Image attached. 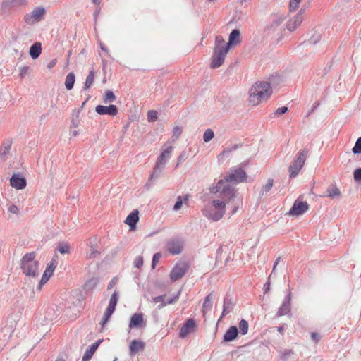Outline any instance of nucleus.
<instances>
[{
	"mask_svg": "<svg viewBox=\"0 0 361 361\" xmlns=\"http://www.w3.org/2000/svg\"><path fill=\"white\" fill-rule=\"evenodd\" d=\"M58 250L61 254H67L70 251V246L66 243H60L58 245Z\"/></svg>",
	"mask_w": 361,
	"mask_h": 361,
	"instance_id": "obj_38",
	"label": "nucleus"
},
{
	"mask_svg": "<svg viewBox=\"0 0 361 361\" xmlns=\"http://www.w3.org/2000/svg\"><path fill=\"white\" fill-rule=\"evenodd\" d=\"M10 185L17 190H22L26 187L27 181L20 174L14 173L10 178Z\"/></svg>",
	"mask_w": 361,
	"mask_h": 361,
	"instance_id": "obj_17",
	"label": "nucleus"
},
{
	"mask_svg": "<svg viewBox=\"0 0 361 361\" xmlns=\"http://www.w3.org/2000/svg\"><path fill=\"white\" fill-rule=\"evenodd\" d=\"M189 269V265L186 262H179L173 267L170 274V279L172 281H176L182 278Z\"/></svg>",
	"mask_w": 361,
	"mask_h": 361,
	"instance_id": "obj_9",
	"label": "nucleus"
},
{
	"mask_svg": "<svg viewBox=\"0 0 361 361\" xmlns=\"http://www.w3.org/2000/svg\"><path fill=\"white\" fill-rule=\"evenodd\" d=\"M103 341L102 339H99L98 341H97L94 343L92 344L88 348L87 350L89 351H90L91 353H92V354H94L96 351V350L98 348V347L99 346V345L101 344V343Z\"/></svg>",
	"mask_w": 361,
	"mask_h": 361,
	"instance_id": "obj_46",
	"label": "nucleus"
},
{
	"mask_svg": "<svg viewBox=\"0 0 361 361\" xmlns=\"http://www.w3.org/2000/svg\"><path fill=\"white\" fill-rule=\"evenodd\" d=\"M75 81V76L73 72L69 73L66 77L65 80V86L67 90H71L73 89L74 83Z\"/></svg>",
	"mask_w": 361,
	"mask_h": 361,
	"instance_id": "obj_30",
	"label": "nucleus"
},
{
	"mask_svg": "<svg viewBox=\"0 0 361 361\" xmlns=\"http://www.w3.org/2000/svg\"><path fill=\"white\" fill-rule=\"evenodd\" d=\"M116 100V97L111 90H106L103 97L105 104L111 103Z\"/></svg>",
	"mask_w": 361,
	"mask_h": 361,
	"instance_id": "obj_36",
	"label": "nucleus"
},
{
	"mask_svg": "<svg viewBox=\"0 0 361 361\" xmlns=\"http://www.w3.org/2000/svg\"><path fill=\"white\" fill-rule=\"evenodd\" d=\"M196 329V322L193 319H188L180 328L179 331V337L185 338L188 334L195 331Z\"/></svg>",
	"mask_w": 361,
	"mask_h": 361,
	"instance_id": "obj_14",
	"label": "nucleus"
},
{
	"mask_svg": "<svg viewBox=\"0 0 361 361\" xmlns=\"http://www.w3.org/2000/svg\"><path fill=\"white\" fill-rule=\"evenodd\" d=\"M308 154V149H303L299 151L292 164L289 166L290 178H295L305 164Z\"/></svg>",
	"mask_w": 361,
	"mask_h": 361,
	"instance_id": "obj_5",
	"label": "nucleus"
},
{
	"mask_svg": "<svg viewBox=\"0 0 361 361\" xmlns=\"http://www.w3.org/2000/svg\"><path fill=\"white\" fill-rule=\"evenodd\" d=\"M233 305H234L232 302V299L229 298V296L227 294L224 300L223 311L219 320L221 319L224 316L232 312L233 309Z\"/></svg>",
	"mask_w": 361,
	"mask_h": 361,
	"instance_id": "obj_26",
	"label": "nucleus"
},
{
	"mask_svg": "<svg viewBox=\"0 0 361 361\" xmlns=\"http://www.w3.org/2000/svg\"><path fill=\"white\" fill-rule=\"evenodd\" d=\"M8 211L9 213L13 214H18L19 212L18 208L13 204H11L8 206Z\"/></svg>",
	"mask_w": 361,
	"mask_h": 361,
	"instance_id": "obj_52",
	"label": "nucleus"
},
{
	"mask_svg": "<svg viewBox=\"0 0 361 361\" xmlns=\"http://www.w3.org/2000/svg\"><path fill=\"white\" fill-rule=\"evenodd\" d=\"M117 282H118V279L116 277H114V279H112L108 284V286H107L108 289L112 288L116 284Z\"/></svg>",
	"mask_w": 361,
	"mask_h": 361,
	"instance_id": "obj_63",
	"label": "nucleus"
},
{
	"mask_svg": "<svg viewBox=\"0 0 361 361\" xmlns=\"http://www.w3.org/2000/svg\"><path fill=\"white\" fill-rule=\"evenodd\" d=\"M247 174L244 169L240 166L231 168L224 177L226 183H238L246 181Z\"/></svg>",
	"mask_w": 361,
	"mask_h": 361,
	"instance_id": "obj_6",
	"label": "nucleus"
},
{
	"mask_svg": "<svg viewBox=\"0 0 361 361\" xmlns=\"http://www.w3.org/2000/svg\"><path fill=\"white\" fill-rule=\"evenodd\" d=\"M272 90L270 84L266 81L255 82L250 90V99L251 104L255 106L259 102L266 101L271 94Z\"/></svg>",
	"mask_w": 361,
	"mask_h": 361,
	"instance_id": "obj_1",
	"label": "nucleus"
},
{
	"mask_svg": "<svg viewBox=\"0 0 361 361\" xmlns=\"http://www.w3.org/2000/svg\"><path fill=\"white\" fill-rule=\"evenodd\" d=\"M301 0H290V8L291 10H295L299 5V3Z\"/></svg>",
	"mask_w": 361,
	"mask_h": 361,
	"instance_id": "obj_59",
	"label": "nucleus"
},
{
	"mask_svg": "<svg viewBox=\"0 0 361 361\" xmlns=\"http://www.w3.org/2000/svg\"><path fill=\"white\" fill-rule=\"evenodd\" d=\"M146 324L144 322L143 314L142 313H135L132 315L130 323L129 328H140L141 326H145Z\"/></svg>",
	"mask_w": 361,
	"mask_h": 361,
	"instance_id": "obj_18",
	"label": "nucleus"
},
{
	"mask_svg": "<svg viewBox=\"0 0 361 361\" xmlns=\"http://www.w3.org/2000/svg\"><path fill=\"white\" fill-rule=\"evenodd\" d=\"M116 306V305L109 302V305H108V307H107V308L106 310H108V311H111V312H114L115 311Z\"/></svg>",
	"mask_w": 361,
	"mask_h": 361,
	"instance_id": "obj_64",
	"label": "nucleus"
},
{
	"mask_svg": "<svg viewBox=\"0 0 361 361\" xmlns=\"http://www.w3.org/2000/svg\"><path fill=\"white\" fill-rule=\"evenodd\" d=\"M12 146V140L6 139L3 141L0 147V156L6 157L10 152Z\"/></svg>",
	"mask_w": 361,
	"mask_h": 361,
	"instance_id": "obj_28",
	"label": "nucleus"
},
{
	"mask_svg": "<svg viewBox=\"0 0 361 361\" xmlns=\"http://www.w3.org/2000/svg\"><path fill=\"white\" fill-rule=\"evenodd\" d=\"M147 119L149 122H154L157 119V112L150 110L147 113Z\"/></svg>",
	"mask_w": 361,
	"mask_h": 361,
	"instance_id": "obj_45",
	"label": "nucleus"
},
{
	"mask_svg": "<svg viewBox=\"0 0 361 361\" xmlns=\"http://www.w3.org/2000/svg\"><path fill=\"white\" fill-rule=\"evenodd\" d=\"M309 209V204L307 202L300 201L297 199L290 209L288 212V214L290 216H300L305 213Z\"/></svg>",
	"mask_w": 361,
	"mask_h": 361,
	"instance_id": "obj_10",
	"label": "nucleus"
},
{
	"mask_svg": "<svg viewBox=\"0 0 361 361\" xmlns=\"http://www.w3.org/2000/svg\"><path fill=\"white\" fill-rule=\"evenodd\" d=\"M181 133H182V128L180 127H178V126L175 127L173 129V135L171 137L173 141H176L180 137Z\"/></svg>",
	"mask_w": 361,
	"mask_h": 361,
	"instance_id": "obj_42",
	"label": "nucleus"
},
{
	"mask_svg": "<svg viewBox=\"0 0 361 361\" xmlns=\"http://www.w3.org/2000/svg\"><path fill=\"white\" fill-rule=\"evenodd\" d=\"M226 46L225 40L221 36H216L215 38V46L214 49H221V47Z\"/></svg>",
	"mask_w": 361,
	"mask_h": 361,
	"instance_id": "obj_39",
	"label": "nucleus"
},
{
	"mask_svg": "<svg viewBox=\"0 0 361 361\" xmlns=\"http://www.w3.org/2000/svg\"><path fill=\"white\" fill-rule=\"evenodd\" d=\"M161 257V255L159 252H157L154 255V256L152 257V267L153 269L155 268V267H156L157 264L159 262Z\"/></svg>",
	"mask_w": 361,
	"mask_h": 361,
	"instance_id": "obj_50",
	"label": "nucleus"
},
{
	"mask_svg": "<svg viewBox=\"0 0 361 361\" xmlns=\"http://www.w3.org/2000/svg\"><path fill=\"white\" fill-rule=\"evenodd\" d=\"M304 10L300 9L299 12L292 18H290L286 24L287 29L293 32L297 29L303 20Z\"/></svg>",
	"mask_w": 361,
	"mask_h": 361,
	"instance_id": "obj_13",
	"label": "nucleus"
},
{
	"mask_svg": "<svg viewBox=\"0 0 361 361\" xmlns=\"http://www.w3.org/2000/svg\"><path fill=\"white\" fill-rule=\"evenodd\" d=\"M182 205H183L182 197L180 196H178L177 198L176 202L175 203V204L173 206V210L178 211V209H180L181 208Z\"/></svg>",
	"mask_w": 361,
	"mask_h": 361,
	"instance_id": "obj_55",
	"label": "nucleus"
},
{
	"mask_svg": "<svg viewBox=\"0 0 361 361\" xmlns=\"http://www.w3.org/2000/svg\"><path fill=\"white\" fill-rule=\"evenodd\" d=\"M29 71L28 66H23L20 68V77L21 78H24L25 75L27 74Z\"/></svg>",
	"mask_w": 361,
	"mask_h": 361,
	"instance_id": "obj_60",
	"label": "nucleus"
},
{
	"mask_svg": "<svg viewBox=\"0 0 361 361\" xmlns=\"http://www.w3.org/2000/svg\"><path fill=\"white\" fill-rule=\"evenodd\" d=\"M288 109L286 106L279 107L273 113V116H271V117L273 118L275 116L284 114L288 111Z\"/></svg>",
	"mask_w": 361,
	"mask_h": 361,
	"instance_id": "obj_44",
	"label": "nucleus"
},
{
	"mask_svg": "<svg viewBox=\"0 0 361 361\" xmlns=\"http://www.w3.org/2000/svg\"><path fill=\"white\" fill-rule=\"evenodd\" d=\"M354 180L356 182L361 183V168H358L354 171Z\"/></svg>",
	"mask_w": 361,
	"mask_h": 361,
	"instance_id": "obj_53",
	"label": "nucleus"
},
{
	"mask_svg": "<svg viewBox=\"0 0 361 361\" xmlns=\"http://www.w3.org/2000/svg\"><path fill=\"white\" fill-rule=\"evenodd\" d=\"M167 250L173 255L180 254L183 247V242L180 239H172L167 243Z\"/></svg>",
	"mask_w": 361,
	"mask_h": 361,
	"instance_id": "obj_15",
	"label": "nucleus"
},
{
	"mask_svg": "<svg viewBox=\"0 0 361 361\" xmlns=\"http://www.w3.org/2000/svg\"><path fill=\"white\" fill-rule=\"evenodd\" d=\"M94 80V72L93 70L90 71L87 77L86 78L83 89L87 90L93 84Z\"/></svg>",
	"mask_w": 361,
	"mask_h": 361,
	"instance_id": "obj_32",
	"label": "nucleus"
},
{
	"mask_svg": "<svg viewBox=\"0 0 361 361\" xmlns=\"http://www.w3.org/2000/svg\"><path fill=\"white\" fill-rule=\"evenodd\" d=\"M56 267V262L53 259V260H51L50 264L47 266L46 269H49L50 271V272L53 273Z\"/></svg>",
	"mask_w": 361,
	"mask_h": 361,
	"instance_id": "obj_61",
	"label": "nucleus"
},
{
	"mask_svg": "<svg viewBox=\"0 0 361 361\" xmlns=\"http://www.w3.org/2000/svg\"><path fill=\"white\" fill-rule=\"evenodd\" d=\"M228 50L229 49H227L226 47H221V49H214L212 60L210 65L211 68H216L220 67L223 64Z\"/></svg>",
	"mask_w": 361,
	"mask_h": 361,
	"instance_id": "obj_8",
	"label": "nucleus"
},
{
	"mask_svg": "<svg viewBox=\"0 0 361 361\" xmlns=\"http://www.w3.org/2000/svg\"><path fill=\"white\" fill-rule=\"evenodd\" d=\"M241 146V145H239V144H235L232 146H230V147H228L226 148H225L222 152L221 153V155L223 156V157H228L230 153H231L232 152L236 150L237 149H238Z\"/></svg>",
	"mask_w": 361,
	"mask_h": 361,
	"instance_id": "obj_37",
	"label": "nucleus"
},
{
	"mask_svg": "<svg viewBox=\"0 0 361 361\" xmlns=\"http://www.w3.org/2000/svg\"><path fill=\"white\" fill-rule=\"evenodd\" d=\"M25 0H4L1 4V8L4 11H8L13 8L24 4Z\"/></svg>",
	"mask_w": 361,
	"mask_h": 361,
	"instance_id": "obj_25",
	"label": "nucleus"
},
{
	"mask_svg": "<svg viewBox=\"0 0 361 361\" xmlns=\"http://www.w3.org/2000/svg\"><path fill=\"white\" fill-rule=\"evenodd\" d=\"M97 283L98 279L96 278H92L85 282L83 289L85 292H90L96 288Z\"/></svg>",
	"mask_w": 361,
	"mask_h": 361,
	"instance_id": "obj_29",
	"label": "nucleus"
},
{
	"mask_svg": "<svg viewBox=\"0 0 361 361\" xmlns=\"http://www.w3.org/2000/svg\"><path fill=\"white\" fill-rule=\"evenodd\" d=\"M293 353V352L292 350H286L281 356V360L283 361H287Z\"/></svg>",
	"mask_w": 361,
	"mask_h": 361,
	"instance_id": "obj_54",
	"label": "nucleus"
},
{
	"mask_svg": "<svg viewBox=\"0 0 361 361\" xmlns=\"http://www.w3.org/2000/svg\"><path fill=\"white\" fill-rule=\"evenodd\" d=\"M139 212L137 209L133 210L126 219L125 223L128 224L130 230H134L136 226V224L139 221Z\"/></svg>",
	"mask_w": 361,
	"mask_h": 361,
	"instance_id": "obj_24",
	"label": "nucleus"
},
{
	"mask_svg": "<svg viewBox=\"0 0 361 361\" xmlns=\"http://www.w3.org/2000/svg\"><path fill=\"white\" fill-rule=\"evenodd\" d=\"M46 11L43 7H36L32 12L25 15L24 20L27 25H33L41 21L45 16Z\"/></svg>",
	"mask_w": 361,
	"mask_h": 361,
	"instance_id": "obj_7",
	"label": "nucleus"
},
{
	"mask_svg": "<svg viewBox=\"0 0 361 361\" xmlns=\"http://www.w3.org/2000/svg\"><path fill=\"white\" fill-rule=\"evenodd\" d=\"M352 151L354 154H361V137L357 140Z\"/></svg>",
	"mask_w": 361,
	"mask_h": 361,
	"instance_id": "obj_41",
	"label": "nucleus"
},
{
	"mask_svg": "<svg viewBox=\"0 0 361 361\" xmlns=\"http://www.w3.org/2000/svg\"><path fill=\"white\" fill-rule=\"evenodd\" d=\"M134 267L140 269L143 265V257L142 256H137L135 258L133 262Z\"/></svg>",
	"mask_w": 361,
	"mask_h": 361,
	"instance_id": "obj_48",
	"label": "nucleus"
},
{
	"mask_svg": "<svg viewBox=\"0 0 361 361\" xmlns=\"http://www.w3.org/2000/svg\"><path fill=\"white\" fill-rule=\"evenodd\" d=\"M188 158V155L185 152H183L180 153V154L178 157V164L176 165V167H178V166L183 163L186 159Z\"/></svg>",
	"mask_w": 361,
	"mask_h": 361,
	"instance_id": "obj_56",
	"label": "nucleus"
},
{
	"mask_svg": "<svg viewBox=\"0 0 361 361\" xmlns=\"http://www.w3.org/2000/svg\"><path fill=\"white\" fill-rule=\"evenodd\" d=\"M95 111L100 115L114 116L118 114V108L114 104L109 106L97 105L95 107Z\"/></svg>",
	"mask_w": 361,
	"mask_h": 361,
	"instance_id": "obj_16",
	"label": "nucleus"
},
{
	"mask_svg": "<svg viewBox=\"0 0 361 361\" xmlns=\"http://www.w3.org/2000/svg\"><path fill=\"white\" fill-rule=\"evenodd\" d=\"M214 137V133L212 129H207L205 130L203 135V140L205 142H208Z\"/></svg>",
	"mask_w": 361,
	"mask_h": 361,
	"instance_id": "obj_40",
	"label": "nucleus"
},
{
	"mask_svg": "<svg viewBox=\"0 0 361 361\" xmlns=\"http://www.w3.org/2000/svg\"><path fill=\"white\" fill-rule=\"evenodd\" d=\"M113 313L114 312H112L111 311H108L106 310H105V312L103 315V318H102V323H101V324L102 326H104L108 322V321L109 320V319Z\"/></svg>",
	"mask_w": 361,
	"mask_h": 361,
	"instance_id": "obj_43",
	"label": "nucleus"
},
{
	"mask_svg": "<svg viewBox=\"0 0 361 361\" xmlns=\"http://www.w3.org/2000/svg\"><path fill=\"white\" fill-rule=\"evenodd\" d=\"M145 347V343L142 341L133 340L129 346L130 355H134L140 351H142Z\"/></svg>",
	"mask_w": 361,
	"mask_h": 361,
	"instance_id": "obj_20",
	"label": "nucleus"
},
{
	"mask_svg": "<svg viewBox=\"0 0 361 361\" xmlns=\"http://www.w3.org/2000/svg\"><path fill=\"white\" fill-rule=\"evenodd\" d=\"M239 331L235 326H230L224 335V342H231L237 338Z\"/></svg>",
	"mask_w": 361,
	"mask_h": 361,
	"instance_id": "obj_21",
	"label": "nucleus"
},
{
	"mask_svg": "<svg viewBox=\"0 0 361 361\" xmlns=\"http://www.w3.org/2000/svg\"><path fill=\"white\" fill-rule=\"evenodd\" d=\"M118 293L116 291H114L110 298L109 302L116 305L117 302H118Z\"/></svg>",
	"mask_w": 361,
	"mask_h": 361,
	"instance_id": "obj_57",
	"label": "nucleus"
},
{
	"mask_svg": "<svg viewBox=\"0 0 361 361\" xmlns=\"http://www.w3.org/2000/svg\"><path fill=\"white\" fill-rule=\"evenodd\" d=\"M240 30L238 29H234L231 31L229 35L228 42L226 43L227 49L231 48V46L237 45L240 43Z\"/></svg>",
	"mask_w": 361,
	"mask_h": 361,
	"instance_id": "obj_23",
	"label": "nucleus"
},
{
	"mask_svg": "<svg viewBox=\"0 0 361 361\" xmlns=\"http://www.w3.org/2000/svg\"><path fill=\"white\" fill-rule=\"evenodd\" d=\"M52 274H53V273L50 272V271L49 269H45V271H44V274L41 278V280L38 284L39 289H40L41 287L49 281V278L51 277V276Z\"/></svg>",
	"mask_w": 361,
	"mask_h": 361,
	"instance_id": "obj_35",
	"label": "nucleus"
},
{
	"mask_svg": "<svg viewBox=\"0 0 361 361\" xmlns=\"http://www.w3.org/2000/svg\"><path fill=\"white\" fill-rule=\"evenodd\" d=\"M219 192L221 200L227 201V202L234 201L236 197L235 188L226 183L224 179L219 180L216 185L210 188L211 193L216 194Z\"/></svg>",
	"mask_w": 361,
	"mask_h": 361,
	"instance_id": "obj_4",
	"label": "nucleus"
},
{
	"mask_svg": "<svg viewBox=\"0 0 361 361\" xmlns=\"http://www.w3.org/2000/svg\"><path fill=\"white\" fill-rule=\"evenodd\" d=\"M341 193L340 190L335 184H331L326 189L323 197H328L331 199H338L341 197Z\"/></svg>",
	"mask_w": 361,
	"mask_h": 361,
	"instance_id": "obj_22",
	"label": "nucleus"
},
{
	"mask_svg": "<svg viewBox=\"0 0 361 361\" xmlns=\"http://www.w3.org/2000/svg\"><path fill=\"white\" fill-rule=\"evenodd\" d=\"M169 159L163 154H160L158 157L153 173L150 175L149 180L151 181L160 176L165 168V165Z\"/></svg>",
	"mask_w": 361,
	"mask_h": 361,
	"instance_id": "obj_11",
	"label": "nucleus"
},
{
	"mask_svg": "<svg viewBox=\"0 0 361 361\" xmlns=\"http://www.w3.org/2000/svg\"><path fill=\"white\" fill-rule=\"evenodd\" d=\"M290 300L291 294L289 293L288 295L286 296L282 305L277 312L278 317L286 315L290 312Z\"/></svg>",
	"mask_w": 361,
	"mask_h": 361,
	"instance_id": "obj_19",
	"label": "nucleus"
},
{
	"mask_svg": "<svg viewBox=\"0 0 361 361\" xmlns=\"http://www.w3.org/2000/svg\"><path fill=\"white\" fill-rule=\"evenodd\" d=\"M42 52V47L40 42L34 43L30 48L29 54L32 59H37Z\"/></svg>",
	"mask_w": 361,
	"mask_h": 361,
	"instance_id": "obj_27",
	"label": "nucleus"
},
{
	"mask_svg": "<svg viewBox=\"0 0 361 361\" xmlns=\"http://www.w3.org/2000/svg\"><path fill=\"white\" fill-rule=\"evenodd\" d=\"M94 354L89 351L87 349L85 350V354L82 357V361H90L92 357Z\"/></svg>",
	"mask_w": 361,
	"mask_h": 361,
	"instance_id": "obj_58",
	"label": "nucleus"
},
{
	"mask_svg": "<svg viewBox=\"0 0 361 361\" xmlns=\"http://www.w3.org/2000/svg\"><path fill=\"white\" fill-rule=\"evenodd\" d=\"M99 252L96 245H90V249L86 252V257L87 259H94L99 255Z\"/></svg>",
	"mask_w": 361,
	"mask_h": 361,
	"instance_id": "obj_34",
	"label": "nucleus"
},
{
	"mask_svg": "<svg viewBox=\"0 0 361 361\" xmlns=\"http://www.w3.org/2000/svg\"><path fill=\"white\" fill-rule=\"evenodd\" d=\"M212 293L209 294L204 300L202 305V312L204 314L207 311H210L212 307Z\"/></svg>",
	"mask_w": 361,
	"mask_h": 361,
	"instance_id": "obj_31",
	"label": "nucleus"
},
{
	"mask_svg": "<svg viewBox=\"0 0 361 361\" xmlns=\"http://www.w3.org/2000/svg\"><path fill=\"white\" fill-rule=\"evenodd\" d=\"M311 338L314 342L318 343L321 338V336L319 334L314 332L311 334Z\"/></svg>",
	"mask_w": 361,
	"mask_h": 361,
	"instance_id": "obj_62",
	"label": "nucleus"
},
{
	"mask_svg": "<svg viewBox=\"0 0 361 361\" xmlns=\"http://www.w3.org/2000/svg\"><path fill=\"white\" fill-rule=\"evenodd\" d=\"M227 201L214 200L211 205H207L202 209L203 215L209 220L217 221L220 220L226 212Z\"/></svg>",
	"mask_w": 361,
	"mask_h": 361,
	"instance_id": "obj_3",
	"label": "nucleus"
},
{
	"mask_svg": "<svg viewBox=\"0 0 361 361\" xmlns=\"http://www.w3.org/2000/svg\"><path fill=\"white\" fill-rule=\"evenodd\" d=\"M35 252L25 254L20 260V269L29 279H36L39 276V262L35 259Z\"/></svg>",
	"mask_w": 361,
	"mask_h": 361,
	"instance_id": "obj_2",
	"label": "nucleus"
},
{
	"mask_svg": "<svg viewBox=\"0 0 361 361\" xmlns=\"http://www.w3.org/2000/svg\"><path fill=\"white\" fill-rule=\"evenodd\" d=\"M172 146L167 147L161 154H163L166 159H169L171 156Z\"/></svg>",
	"mask_w": 361,
	"mask_h": 361,
	"instance_id": "obj_51",
	"label": "nucleus"
},
{
	"mask_svg": "<svg viewBox=\"0 0 361 361\" xmlns=\"http://www.w3.org/2000/svg\"><path fill=\"white\" fill-rule=\"evenodd\" d=\"M180 292L178 293V294L173 297V298H167L166 295H159L154 297L152 299V302L154 304H157V308L161 309L166 305L173 304L179 298Z\"/></svg>",
	"mask_w": 361,
	"mask_h": 361,
	"instance_id": "obj_12",
	"label": "nucleus"
},
{
	"mask_svg": "<svg viewBox=\"0 0 361 361\" xmlns=\"http://www.w3.org/2000/svg\"><path fill=\"white\" fill-rule=\"evenodd\" d=\"M239 333L242 335H245L248 332L249 324L245 319H241L239 322Z\"/></svg>",
	"mask_w": 361,
	"mask_h": 361,
	"instance_id": "obj_33",
	"label": "nucleus"
},
{
	"mask_svg": "<svg viewBox=\"0 0 361 361\" xmlns=\"http://www.w3.org/2000/svg\"><path fill=\"white\" fill-rule=\"evenodd\" d=\"M273 186V179H268L267 183L262 188V195L268 192Z\"/></svg>",
	"mask_w": 361,
	"mask_h": 361,
	"instance_id": "obj_49",
	"label": "nucleus"
},
{
	"mask_svg": "<svg viewBox=\"0 0 361 361\" xmlns=\"http://www.w3.org/2000/svg\"><path fill=\"white\" fill-rule=\"evenodd\" d=\"M103 341L102 339H99L98 341H97L94 343L92 344L88 348L87 350L89 351H90L91 353H92V354H94L96 351V350L98 348V347L99 346V345L101 344V343Z\"/></svg>",
	"mask_w": 361,
	"mask_h": 361,
	"instance_id": "obj_47",
	"label": "nucleus"
}]
</instances>
